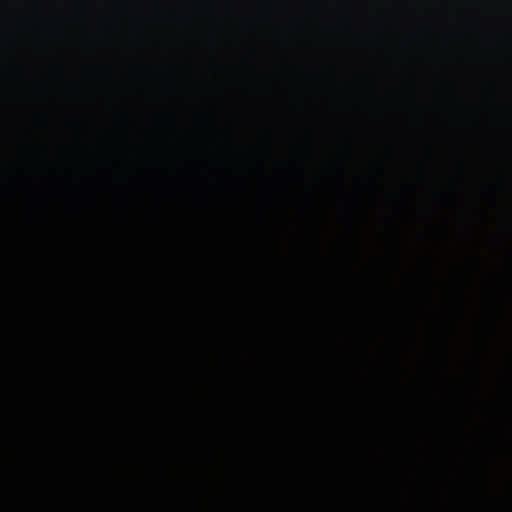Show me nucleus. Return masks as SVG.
Here are the masks:
<instances>
[{
	"instance_id": "nucleus-5",
	"label": "nucleus",
	"mask_w": 512,
	"mask_h": 512,
	"mask_svg": "<svg viewBox=\"0 0 512 512\" xmlns=\"http://www.w3.org/2000/svg\"><path fill=\"white\" fill-rule=\"evenodd\" d=\"M439 286L441 287V289H444L446 290L447 289V283L446 282H443V281H439L438 282Z\"/></svg>"
},
{
	"instance_id": "nucleus-4",
	"label": "nucleus",
	"mask_w": 512,
	"mask_h": 512,
	"mask_svg": "<svg viewBox=\"0 0 512 512\" xmlns=\"http://www.w3.org/2000/svg\"><path fill=\"white\" fill-rule=\"evenodd\" d=\"M440 236H441L442 239H448L447 228H441L440 229Z\"/></svg>"
},
{
	"instance_id": "nucleus-1",
	"label": "nucleus",
	"mask_w": 512,
	"mask_h": 512,
	"mask_svg": "<svg viewBox=\"0 0 512 512\" xmlns=\"http://www.w3.org/2000/svg\"><path fill=\"white\" fill-rule=\"evenodd\" d=\"M454 324L441 321V333L439 337V364L441 369H447L450 362L449 335L454 334Z\"/></svg>"
},
{
	"instance_id": "nucleus-6",
	"label": "nucleus",
	"mask_w": 512,
	"mask_h": 512,
	"mask_svg": "<svg viewBox=\"0 0 512 512\" xmlns=\"http://www.w3.org/2000/svg\"><path fill=\"white\" fill-rule=\"evenodd\" d=\"M441 478L443 479L444 482H448L447 476L445 474H442Z\"/></svg>"
},
{
	"instance_id": "nucleus-2",
	"label": "nucleus",
	"mask_w": 512,
	"mask_h": 512,
	"mask_svg": "<svg viewBox=\"0 0 512 512\" xmlns=\"http://www.w3.org/2000/svg\"><path fill=\"white\" fill-rule=\"evenodd\" d=\"M439 199L444 206H447L452 199H455V189L453 187L443 188L439 194Z\"/></svg>"
},
{
	"instance_id": "nucleus-3",
	"label": "nucleus",
	"mask_w": 512,
	"mask_h": 512,
	"mask_svg": "<svg viewBox=\"0 0 512 512\" xmlns=\"http://www.w3.org/2000/svg\"><path fill=\"white\" fill-rule=\"evenodd\" d=\"M438 380H439V385H440L441 389H446L447 384H448V378H446L444 375H442L440 373V371H438Z\"/></svg>"
}]
</instances>
